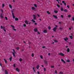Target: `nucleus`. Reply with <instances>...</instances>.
Returning <instances> with one entry per match:
<instances>
[{
	"label": "nucleus",
	"mask_w": 74,
	"mask_h": 74,
	"mask_svg": "<svg viewBox=\"0 0 74 74\" xmlns=\"http://www.w3.org/2000/svg\"><path fill=\"white\" fill-rule=\"evenodd\" d=\"M45 63L46 64H48V61L46 60L44 61Z\"/></svg>",
	"instance_id": "obj_6"
},
{
	"label": "nucleus",
	"mask_w": 74,
	"mask_h": 74,
	"mask_svg": "<svg viewBox=\"0 0 74 74\" xmlns=\"http://www.w3.org/2000/svg\"><path fill=\"white\" fill-rule=\"evenodd\" d=\"M37 73L38 74H40V72L39 71H38Z\"/></svg>",
	"instance_id": "obj_58"
},
{
	"label": "nucleus",
	"mask_w": 74,
	"mask_h": 74,
	"mask_svg": "<svg viewBox=\"0 0 74 74\" xmlns=\"http://www.w3.org/2000/svg\"><path fill=\"white\" fill-rule=\"evenodd\" d=\"M48 29H49V30H51V27L49 26L48 27Z\"/></svg>",
	"instance_id": "obj_34"
},
{
	"label": "nucleus",
	"mask_w": 74,
	"mask_h": 74,
	"mask_svg": "<svg viewBox=\"0 0 74 74\" xmlns=\"http://www.w3.org/2000/svg\"><path fill=\"white\" fill-rule=\"evenodd\" d=\"M42 48H45V46H42Z\"/></svg>",
	"instance_id": "obj_55"
},
{
	"label": "nucleus",
	"mask_w": 74,
	"mask_h": 74,
	"mask_svg": "<svg viewBox=\"0 0 74 74\" xmlns=\"http://www.w3.org/2000/svg\"><path fill=\"white\" fill-rule=\"evenodd\" d=\"M57 71V70L55 71V73L56 74H57V72H56Z\"/></svg>",
	"instance_id": "obj_52"
},
{
	"label": "nucleus",
	"mask_w": 74,
	"mask_h": 74,
	"mask_svg": "<svg viewBox=\"0 0 74 74\" xmlns=\"http://www.w3.org/2000/svg\"><path fill=\"white\" fill-rule=\"evenodd\" d=\"M35 8H34L33 7H32V10H35Z\"/></svg>",
	"instance_id": "obj_17"
},
{
	"label": "nucleus",
	"mask_w": 74,
	"mask_h": 74,
	"mask_svg": "<svg viewBox=\"0 0 74 74\" xmlns=\"http://www.w3.org/2000/svg\"><path fill=\"white\" fill-rule=\"evenodd\" d=\"M3 60H4L5 62V63H6V64H7V60H6L5 59H4Z\"/></svg>",
	"instance_id": "obj_19"
},
{
	"label": "nucleus",
	"mask_w": 74,
	"mask_h": 74,
	"mask_svg": "<svg viewBox=\"0 0 74 74\" xmlns=\"http://www.w3.org/2000/svg\"><path fill=\"white\" fill-rule=\"evenodd\" d=\"M11 27H12L13 28H15V27L13 25H11Z\"/></svg>",
	"instance_id": "obj_31"
},
{
	"label": "nucleus",
	"mask_w": 74,
	"mask_h": 74,
	"mask_svg": "<svg viewBox=\"0 0 74 74\" xmlns=\"http://www.w3.org/2000/svg\"><path fill=\"white\" fill-rule=\"evenodd\" d=\"M44 71H46V69H45V68H44Z\"/></svg>",
	"instance_id": "obj_51"
},
{
	"label": "nucleus",
	"mask_w": 74,
	"mask_h": 74,
	"mask_svg": "<svg viewBox=\"0 0 74 74\" xmlns=\"http://www.w3.org/2000/svg\"><path fill=\"white\" fill-rule=\"evenodd\" d=\"M72 19L73 20V21H74V17H73L72 18Z\"/></svg>",
	"instance_id": "obj_47"
},
{
	"label": "nucleus",
	"mask_w": 74,
	"mask_h": 74,
	"mask_svg": "<svg viewBox=\"0 0 74 74\" xmlns=\"http://www.w3.org/2000/svg\"><path fill=\"white\" fill-rule=\"evenodd\" d=\"M10 60V62H11L12 60V57L11 56L10 58H9Z\"/></svg>",
	"instance_id": "obj_20"
},
{
	"label": "nucleus",
	"mask_w": 74,
	"mask_h": 74,
	"mask_svg": "<svg viewBox=\"0 0 74 74\" xmlns=\"http://www.w3.org/2000/svg\"><path fill=\"white\" fill-rule=\"evenodd\" d=\"M38 33L39 34H40V32H38Z\"/></svg>",
	"instance_id": "obj_64"
},
{
	"label": "nucleus",
	"mask_w": 74,
	"mask_h": 74,
	"mask_svg": "<svg viewBox=\"0 0 74 74\" xmlns=\"http://www.w3.org/2000/svg\"><path fill=\"white\" fill-rule=\"evenodd\" d=\"M23 26H24V27H26V24H24Z\"/></svg>",
	"instance_id": "obj_39"
},
{
	"label": "nucleus",
	"mask_w": 74,
	"mask_h": 74,
	"mask_svg": "<svg viewBox=\"0 0 74 74\" xmlns=\"http://www.w3.org/2000/svg\"><path fill=\"white\" fill-rule=\"evenodd\" d=\"M12 50L13 51V52L12 53H16V52H15V49H12Z\"/></svg>",
	"instance_id": "obj_23"
},
{
	"label": "nucleus",
	"mask_w": 74,
	"mask_h": 74,
	"mask_svg": "<svg viewBox=\"0 0 74 74\" xmlns=\"http://www.w3.org/2000/svg\"><path fill=\"white\" fill-rule=\"evenodd\" d=\"M15 20L16 21H18V18H15Z\"/></svg>",
	"instance_id": "obj_25"
},
{
	"label": "nucleus",
	"mask_w": 74,
	"mask_h": 74,
	"mask_svg": "<svg viewBox=\"0 0 74 74\" xmlns=\"http://www.w3.org/2000/svg\"><path fill=\"white\" fill-rule=\"evenodd\" d=\"M56 29H57V27H55L53 28V30L54 32H56Z\"/></svg>",
	"instance_id": "obj_3"
},
{
	"label": "nucleus",
	"mask_w": 74,
	"mask_h": 74,
	"mask_svg": "<svg viewBox=\"0 0 74 74\" xmlns=\"http://www.w3.org/2000/svg\"><path fill=\"white\" fill-rule=\"evenodd\" d=\"M70 38L71 39H73V36H69Z\"/></svg>",
	"instance_id": "obj_30"
},
{
	"label": "nucleus",
	"mask_w": 74,
	"mask_h": 74,
	"mask_svg": "<svg viewBox=\"0 0 74 74\" xmlns=\"http://www.w3.org/2000/svg\"><path fill=\"white\" fill-rule=\"evenodd\" d=\"M0 65L1 67H2V65L1 64V63H0Z\"/></svg>",
	"instance_id": "obj_61"
},
{
	"label": "nucleus",
	"mask_w": 74,
	"mask_h": 74,
	"mask_svg": "<svg viewBox=\"0 0 74 74\" xmlns=\"http://www.w3.org/2000/svg\"><path fill=\"white\" fill-rule=\"evenodd\" d=\"M9 7H10L11 8V9H12V6L11 5V4H9Z\"/></svg>",
	"instance_id": "obj_21"
},
{
	"label": "nucleus",
	"mask_w": 74,
	"mask_h": 74,
	"mask_svg": "<svg viewBox=\"0 0 74 74\" xmlns=\"http://www.w3.org/2000/svg\"><path fill=\"white\" fill-rule=\"evenodd\" d=\"M19 61H20V62H21L22 60V59L21 58H20L19 59Z\"/></svg>",
	"instance_id": "obj_36"
},
{
	"label": "nucleus",
	"mask_w": 74,
	"mask_h": 74,
	"mask_svg": "<svg viewBox=\"0 0 74 74\" xmlns=\"http://www.w3.org/2000/svg\"><path fill=\"white\" fill-rule=\"evenodd\" d=\"M67 51V52H70V49L69 48H68Z\"/></svg>",
	"instance_id": "obj_16"
},
{
	"label": "nucleus",
	"mask_w": 74,
	"mask_h": 74,
	"mask_svg": "<svg viewBox=\"0 0 74 74\" xmlns=\"http://www.w3.org/2000/svg\"><path fill=\"white\" fill-rule=\"evenodd\" d=\"M16 49H17V50H19V47H17L16 48Z\"/></svg>",
	"instance_id": "obj_35"
},
{
	"label": "nucleus",
	"mask_w": 74,
	"mask_h": 74,
	"mask_svg": "<svg viewBox=\"0 0 74 74\" xmlns=\"http://www.w3.org/2000/svg\"><path fill=\"white\" fill-rule=\"evenodd\" d=\"M3 15V14L1 13V15L0 16V17H1V18H4V16H2Z\"/></svg>",
	"instance_id": "obj_13"
},
{
	"label": "nucleus",
	"mask_w": 74,
	"mask_h": 74,
	"mask_svg": "<svg viewBox=\"0 0 74 74\" xmlns=\"http://www.w3.org/2000/svg\"><path fill=\"white\" fill-rule=\"evenodd\" d=\"M33 70L34 72L35 73H36V70H35V69H34V68L33 67Z\"/></svg>",
	"instance_id": "obj_32"
},
{
	"label": "nucleus",
	"mask_w": 74,
	"mask_h": 74,
	"mask_svg": "<svg viewBox=\"0 0 74 74\" xmlns=\"http://www.w3.org/2000/svg\"><path fill=\"white\" fill-rule=\"evenodd\" d=\"M62 62H64V63H66V62H65V61H63Z\"/></svg>",
	"instance_id": "obj_60"
},
{
	"label": "nucleus",
	"mask_w": 74,
	"mask_h": 74,
	"mask_svg": "<svg viewBox=\"0 0 74 74\" xmlns=\"http://www.w3.org/2000/svg\"><path fill=\"white\" fill-rule=\"evenodd\" d=\"M34 30L35 32H37L38 31V30L37 29V28H36L34 29Z\"/></svg>",
	"instance_id": "obj_8"
},
{
	"label": "nucleus",
	"mask_w": 74,
	"mask_h": 74,
	"mask_svg": "<svg viewBox=\"0 0 74 74\" xmlns=\"http://www.w3.org/2000/svg\"><path fill=\"white\" fill-rule=\"evenodd\" d=\"M19 19H20V20H21V18L20 17L19 18Z\"/></svg>",
	"instance_id": "obj_63"
},
{
	"label": "nucleus",
	"mask_w": 74,
	"mask_h": 74,
	"mask_svg": "<svg viewBox=\"0 0 74 74\" xmlns=\"http://www.w3.org/2000/svg\"><path fill=\"white\" fill-rule=\"evenodd\" d=\"M59 24H61V22L60 21L59 22Z\"/></svg>",
	"instance_id": "obj_62"
},
{
	"label": "nucleus",
	"mask_w": 74,
	"mask_h": 74,
	"mask_svg": "<svg viewBox=\"0 0 74 74\" xmlns=\"http://www.w3.org/2000/svg\"><path fill=\"white\" fill-rule=\"evenodd\" d=\"M32 57H34V54L33 53H32Z\"/></svg>",
	"instance_id": "obj_49"
},
{
	"label": "nucleus",
	"mask_w": 74,
	"mask_h": 74,
	"mask_svg": "<svg viewBox=\"0 0 74 74\" xmlns=\"http://www.w3.org/2000/svg\"><path fill=\"white\" fill-rule=\"evenodd\" d=\"M16 53H12V54L13 55V56L14 57V58H16V56H15V54Z\"/></svg>",
	"instance_id": "obj_10"
},
{
	"label": "nucleus",
	"mask_w": 74,
	"mask_h": 74,
	"mask_svg": "<svg viewBox=\"0 0 74 74\" xmlns=\"http://www.w3.org/2000/svg\"><path fill=\"white\" fill-rule=\"evenodd\" d=\"M1 12H2V13H3V10L1 9Z\"/></svg>",
	"instance_id": "obj_53"
},
{
	"label": "nucleus",
	"mask_w": 74,
	"mask_h": 74,
	"mask_svg": "<svg viewBox=\"0 0 74 74\" xmlns=\"http://www.w3.org/2000/svg\"><path fill=\"white\" fill-rule=\"evenodd\" d=\"M16 70L18 72H19V69L18 68H16Z\"/></svg>",
	"instance_id": "obj_11"
},
{
	"label": "nucleus",
	"mask_w": 74,
	"mask_h": 74,
	"mask_svg": "<svg viewBox=\"0 0 74 74\" xmlns=\"http://www.w3.org/2000/svg\"><path fill=\"white\" fill-rule=\"evenodd\" d=\"M1 29H3V26H1Z\"/></svg>",
	"instance_id": "obj_57"
},
{
	"label": "nucleus",
	"mask_w": 74,
	"mask_h": 74,
	"mask_svg": "<svg viewBox=\"0 0 74 74\" xmlns=\"http://www.w3.org/2000/svg\"><path fill=\"white\" fill-rule=\"evenodd\" d=\"M53 16L54 17L55 19H58V17L57 16L55 15H53Z\"/></svg>",
	"instance_id": "obj_5"
},
{
	"label": "nucleus",
	"mask_w": 74,
	"mask_h": 74,
	"mask_svg": "<svg viewBox=\"0 0 74 74\" xmlns=\"http://www.w3.org/2000/svg\"><path fill=\"white\" fill-rule=\"evenodd\" d=\"M64 40L65 41H67V40L68 39V38L66 37L65 38H64Z\"/></svg>",
	"instance_id": "obj_9"
},
{
	"label": "nucleus",
	"mask_w": 74,
	"mask_h": 74,
	"mask_svg": "<svg viewBox=\"0 0 74 74\" xmlns=\"http://www.w3.org/2000/svg\"><path fill=\"white\" fill-rule=\"evenodd\" d=\"M66 62H70V60H67L66 61Z\"/></svg>",
	"instance_id": "obj_37"
},
{
	"label": "nucleus",
	"mask_w": 74,
	"mask_h": 74,
	"mask_svg": "<svg viewBox=\"0 0 74 74\" xmlns=\"http://www.w3.org/2000/svg\"><path fill=\"white\" fill-rule=\"evenodd\" d=\"M13 66L14 67H15V64H14L13 65Z\"/></svg>",
	"instance_id": "obj_54"
},
{
	"label": "nucleus",
	"mask_w": 74,
	"mask_h": 74,
	"mask_svg": "<svg viewBox=\"0 0 74 74\" xmlns=\"http://www.w3.org/2000/svg\"><path fill=\"white\" fill-rule=\"evenodd\" d=\"M54 12L55 13H56H56H58V11H57V10H54Z\"/></svg>",
	"instance_id": "obj_22"
},
{
	"label": "nucleus",
	"mask_w": 74,
	"mask_h": 74,
	"mask_svg": "<svg viewBox=\"0 0 74 74\" xmlns=\"http://www.w3.org/2000/svg\"><path fill=\"white\" fill-rule=\"evenodd\" d=\"M62 3H64V5L66 6V3H65V2L64 1H62Z\"/></svg>",
	"instance_id": "obj_7"
},
{
	"label": "nucleus",
	"mask_w": 74,
	"mask_h": 74,
	"mask_svg": "<svg viewBox=\"0 0 74 74\" xmlns=\"http://www.w3.org/2000/svg\"><path fill=\"white\" fill-rule=\"evenodd\" d=\"M71 16V15H69L68 16V17H69V18H70Z\"/></svg>",
	"instance_id": "obj_45"
},
{
	"label": "nucleus",
	"mask_w": 74,
	"mask_h": 74,
	"mask_svg": "<svg viewBox=\"0 0 74 74\" xmlns=\"http://www.w3.org/2000/svg\"><path fill=\"white\" fill-rule=\"evenodd\" d=\"M4 6H5V4H4V3H3L2 4V8H4Z\"/></svg>",
	"instance_id": "obj_26"
},
{
	"label": "nucleus",
	"mask_w": 74,
	"mask_h": 74,
	"mask_svg": "<svg viewBox=\"0 0 74 74\" xmlns=\"http://www.w3.org/2000/svg\"><path fill=\"white\" fill-rule=\"evenodd\" d=\"M64 17V16H63V15H61V18H63Z\"/></svg>",
	"instance_id": "obj_40"
},
{
	"label": "nucleus",
	"mask_w": 74,
	"mask_h": 74,
	"mask_svg": "<svg viewBox=\"0 0 74 74\" xmlns=\"http://www.w3.org/2000/svg\"><path fill=\"white\" fill-rule=\"evenodd\" d=\"M13 11H14V9H13V10H11V12H12V16H14V13H13Z\"/></svg>",
	"instance_id": "obj_4"
},
{
	"label": "nucleus",
	"mask_w": 74,
	"mask_h": 74,
	"mask_svg": "<svg viewBox=\"0 0 74 74\" xmlns=\"http://www.w3.org/2000/svg\"><path fill=\"white\" fill-rule=\"evenodd\" d=\"M40 67V65H38L37 66H36V68L37 69H39V67Z\"/></svg>",
	"instance_id": "obj_18"
},
{
	"label": "nucleus",
	"mask_w": 74,
	"mask_h": 74,
	"mask_svg": "<svg viewBox=\"0 0 74 74\" xmlns=\"http://www.w3.org/2000/svg\"><path fill=\"white\" fill-rule=\"evenodd\" d=\"M59 29H60V30H62L63 29L61 27H60L59 28Z\"/></svg>",
	"instance_id": "obj_44"
},
{
	"label": "nucleus",
	"mask_w": 74,
	"mask_h": 74,
	"mask_svg": "<svg viewBox=\"0 0 74 74\" xmlns=\"http://www.w3.org/2000/svg\"><path fill=\"white\" fill-rule=\"evenodd\" d=\"M51 68H54V66H51Z\"/></svg>",
	"instance_id": "obj_42"
},
{
	"label": "nucleus",
	"mask_w": 74,
	"mask_h": 74,
	"mask_svg": "<svg viewBox=\"0 0 74 74\" xmlns=\"http://www.w3.org/2000/svg\"><path fill=\"white\" fill-rule=\"evenodd\" d=\"M63 11L64 12H67V11H68V10L67 9H65L63 10Z\"/></svg>",
	"instance_id": "obj_14"
},
{
	"label": "nucleus",
	"mask_w": 74,
	"mask_h": 74,
	"mask_svg": "<svg viewBox=\"0 0 74 74\" xmlns=\"http://www.w3.org/2000/svg\"><path fill=\"white\" fill-rule=\"evenodd\" d=\"M47 13L48 14H51V13L49 12L48 11H47Z\"/></svg>",
	"instance_id": "obj_27"
},
{
	"label": "nucleus",
	"mask_w": 74,
	"mask_h": 74,
	"mask_svg": "<svg viewBox=\"0 0 74 74\" xmlns=\"http://www.w3.org/2000/svg\"><path fill=\"white\" fill-rule=\"evenodd\" d=\"M59 55H61V56H64V54L62 53H60Z\"/></svg>",
	"instance_id": "obj_2"
},
{
	"label": "nucleus",
	"mask_w": 74,
	"mask_h": 74,
	"mask_svg": "<svg viewBox=\"0 0 74 74\" xmlns=\"http://www.w3.org/2000/svg\"><path fill=\"white\" fill-rule=\"evenodd\" d=\"M5 74H8V73L7 71L5 70Z\"/></svg>",
	"instance_id": "obj_12"
},
{
	"label": "nucleus",
	"mask_w": 74,
	"mask_h": 74,
	"mask_svg": "<svg viewBox=\"0 0 74 74\" xmlns=\"http://www.w3.org/2000/svg\"><path fill=\"white\" fill-rule=\"evenodd\" d=\"M62 62H63V61H64V60H63V59H62L61 60Z\"/></svg>",
	"instance_id": "obj_59"
},
{
	"label": "nucleus",
	"mask_w": 74,
	"mask_h": 74,
	"mask_svg": "<svg viewBox=\"0 0 74 74\" xmlns=\"http://www.w3.org/2000/svg\"><path fill=\"white\" fill-rule=\"evenodd\" d=\"M25 23H26V24H28V22L27 21V20H26L25 21Z\"/></svg>",
	"instance_id": "obj_24"
},
{
	"label": "nucleus",
	"mask_w": 74,
	"mask_h": 74,
	"mask_svg": "<svg viewBox=\"0 0 74 74\" xmlns=\"http://www.w3.org/2000/svg\"><path fill=\"white\" fill-rule=\"evenodd\" d=\"M33 19H32L31 21L33 22V23H35L36 21H34V20H36V16L35 14H33Z\"/></svg>",
	"instance_id": "obj_1"
},
{
	"label": "nucleus",
	"mask_w": 74,
	"mask_h": 74,
	"mask_svg": "<svg viewBox=\"0 0 74 74\" xmlns=\"http://www.w3.org/2000/svg\"><path fill=\"white\" fill-rule=\"evenodd\" d=\"M40 58H41V59H42V58H43V57H42V56L41 55V56H40Z\"/></svg>",
	"instance_id": "obj_41"
},
{
	"label": "nucleus",
	"mask_w": 74,
	"mask_h": 74,
	"mask_svg": "<svg viewBox=\"0 0 74 74\" xmlns=\"http://www.w3.org/2000/svg\"><path fill=\"white\" fill-rule=\"evenodd\" d=\"M67 7L68 8H70V6L69 5H67Z\"/></svg>",
	"instance_id": "obj_43"
},
{
	"label": "nucleus",
	"mask_w": 74,
	"mask_h": 74,
	"mask_svg": "<svg viewBox=\"0 0 74 74\" xmlns=\"http://www.w3.org/2000/svg\"><path fill=\"white\" fill-rule=\"evenodd\" d=\"M13 30H14V31H16V29H13Z\"/></svg>",
	"instance_id": "obj_56"
},
{
	"label": "nucleus",
	"mask_w": 74,
	"mask_h": 74,
	"mask_svg": "<svg viewBox=\"0 0 74 74\" xmlns=\"http://www.w3.org/2000/svg\"><path fill=\"white\" fill-rule=\"evenodd\" d=\"M35 25H37V23H34Z\"/></svg>",
	"instance_id": "obj_48"
},
{
	"label": "nucleus",
	"mask_w": 74,
	"mask_h": 74,
	"mask_svg": "<svg viewBox=\"0 0 74 74\" xmlns=\"http://www.w3.org/2000/svg\"><path fill=\"white\" fill-rule=\"evenodd\" d=\"M61 10L62 11H64V10H63V8L61 7Z\"/></svg>",
	"instance_id": "obj_29"
},
{
	"label": "nucleus",
	"mask_w": 74,
	"mask_h": 74,
	"mask_svg": "<svg viewBox=\"0 0 74 74\" xmlns=\"http://www.w3.org/2000/svg\"><path fill=\"white\" fill-rule=\"evenodd\" d=\"M57 7H59V8L60 7V5L58 4H57Z\"/></svg>",
	"instance_id": "obj_38"
},
{
	"label": "nucleus",
	"mask_w": 74,
	"mask_h": 74,
	"mask_svg": "<svg viewBox=\"0 0 74 74\" xmlns=\"http://www.w3.org/2000/svg\"><path fill=\"white\" fill-rule=\"evenodd\" d=\"M13 18H15V16H13Z\"/></svg>",
	"instance_id": "obj_50"
},
{
	"label": "nucleus",
	"mask_w": 74,
	"mask_h": 74,
	"mask_svg": "<svg viewBox=\"0 0 74 74\" xmlns=\"http://www.w3.org/2000/svg\"><path fill=\"white\" fill-rule=\"evenodd\" d=\"M54 42H58V41L57 40H54Z\"/></svg>",
	"instance_id": "obj_33"
},
{
	"label": "nucleus",
	"mask_w": 74,
	"mask_h": 74,
	"mask_svg": "<svg viewBox=\"0 0 74 74\" xmlns=\"http://www.w3.org/2000/svg\"><path fill=\"white\" fill-rule=\"evenodd\" d=\"M34 5L35 7H37V4H34Z\"/></svg>",
	"instance_id": "obj_28"
},
{
	"label": "nucleus",
	"mask_w": 74,
	"mask_h": 74,
	"mask_svg": "<svg viewBox=\"0 0 74 74\" xmlns=\"http://www.w3.org/2000/svg\"><path fill=\"white\" fill-rule=\"evenodd\" d=\"M5 19L7 20H8V18H7V17H5Z\"/></svg>",
	"instance_id": "obj_46"
},
{
	"label": "nucleus",
	"mask_w": 74,
	"mask_h": 74,
	"mask_svg": "<svg viewBox=\"0 0 74 74\" xmlns=\"http://www.w3.org/2000/svg\"><path fill=\"white\" fill-rule=\"evenodd\" d=\"M44 33H47V30H44V31L43 32Z\"/></svg>",
	"instance_id": "obj_15"
}]
</instances>
